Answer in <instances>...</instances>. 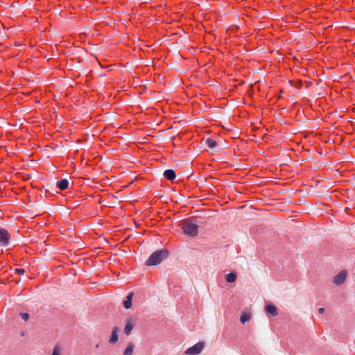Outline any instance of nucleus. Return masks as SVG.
<instances>
[{
  "label": "nucleus",
  "instance_id": "nucleus-1",
  "mask_svg": "<svg viewBox=\"0 0 355 355\" xmlns=\"http://www.w3.org/2000/svg\"><path fill=\"white\" fill-rule=\"evenodd\" d=\"M168 257V252L166 250H159L153 252L146 260V265L148 266L159 264L164 259Z\"/></svg>",
  "mask_w": 355,
  "mask_h": 355
},
{
  "label": "nucleus",
  "instance_id": "nucleus-2",
  "mask_svg": "<svg viewBox=\"0 0 355 355\" xmlns=\"http://www.w3.org/2000/svg\"><path fill=\"white\" fill-rule=\"evenodd\" d=\"M182 230L191 237H196L198 234V225L190 220H185L182 223Z\"/></svg>",
  "mask_w": 355,
  "mask_h": 355
},
{
  "label": "nucleus",
  "instance_id": "nucleus-3",
  "mask_svg": "<svg viewBox=\"0 0 355 355\" xmlns=\"http://www.w3.org/2000/svg\"><path fill=\"white\" fill-rule=\"evenodd\" d=\"M205 344L203 342H199L195 344L193 346L188 348L185 354L187 355H198L201 353L204 349Z\"/></svg>",
  "mask_w": 355,
  "mask_h": 355
},
{
  "label": "nucleus",
  "instance_id": "nucleus-4",
  "mask_svg": "<svg viewBox=\"0 0 355 355\" xmlns=\"http://www.w3.org/2000/svg\"><path fill=\"white\" fill-rule=\"evenodd\" d=\"M347 275V271L343 270L334 277L333 282L338 286H340L345 282Z\"/></svg>",
  "mask_w": 355,
  "mask_h": 355
},
{
  "label": "nucleus",
  "instance_id": "nucleus-5",
  "mask_svg": "<svg viewBox=\"0 0 355 355\" xmlns=\"http://www.w3.org/2000/svg\"><path fill=\"white\" fill-rule=\"evenodd\" d=\"M10 241V234L9 232L3 228H0V244L2 246H6L9 244Z\"/></svg>",
  "mask_w": 355,
  "mask_h": 355
},
{
  "label": "nucleus",
  "instance_id": "nucleus-6",
  "mask_svg": "<svg viewBox=\"0 0 355 355\" xmlns=\"http://www.w3.org/2000/svg\"><path fill=\"white\" fill-rule=\"evenodd\" d=\"M121 329L118 327H114L112 331L111 336L109 339V343L114 344L116 343L119 340V334Z\"/></svg>",
  "mask_w": 355,
  "mask_h": 355
},
{
  "label": "nucleus",
  "instance_id": "nucleus-7",
  "mask_svg": "<svg viewBox=\"0 0 355 355\" xmlns=\"http://www.w3.org/2000/svg\"><path fill=\"white\" fill-rule=\"evenodd\" d=\"M135 325V323L131 318H126L125 320L124 333L126 335H129L131 331L133 329Z\"/></svg>",
  "mask_w": 355,
  "mask_h": 355
},
{
  "label": "nucleus",
  "instance_id": "nucleus-8",
  "mask_svg": "<svg viewBox=\"0 0 355 355\" xmlns=\"http://www.w3.org/2000/svg\"><path fill=\"white\" fill-rule=\"evenodd\" d=\"M265 311L272 316L278 315V311L274 304L270 303L266 305Z\"/></svg>",
  "mask_w": 355,
  "mask_h": 355
},
{
  "label": "nucleus",
  "instance_id": "nucleus-9",
  "mask_svg": "<svg viewBox=\"0 0 355 355\" xmlns=\"http://www.w3.org/2000/svg\"><path fill=\"white\" fill-rule=\"evenodd\" d=\"M134 293L133 292H130L127 297L126 300L123 302V306L125 309H128L132 306V300L133 297Z\"/></svg>",
  "mask_w": 355,
  "mask_h": 355
},
{
  "label": "nucleus",
  "instance_id": "nucleus-10",
  "mask_svg": "<svg viewBox=\"0 0 355 355\" xmlns=\"http://www.w3.org/2000/svg\"><path fill=\"white\" fill-rule=\"evenodd\" d=\"M164 177L168 180H173L175 178V173L172 169H167L164 172Z\"/></svg>",
  "mask_w": 355,
  "mask_h": 355
},
{
  "label": "nucleus",
  "instance_id": "nucleus-11",
  "mask_svg": "<svg viewBox=\"0 0 355 355\" xmlns=\"http://www.w3.org/2000/svg\"><path fill=\"white\" fill-rule=\"evenodd\" d=\"M56 186L60 190H64L67 189L69 186V181L67 179H62L56 183Z\"/></svg>",
  "mask_w": 355,
  "mask_h": 355
},
{
  "label": "nucleus",
  "instance_id": "nucleus-12",
  "mask_svg": "<svg viewBox=\"0 0 355 355\" xmlns=\"http://www.w3.org/2000/svg\"><path fill=\"white\" fill-rule=\"evenodd\" d=\"M205 144L210 149H212V150L214 149L217 146L216 141L211 137H208L205 140Z\"/></svg>",
  "mask_w": 355,
  "mask_h": 355
},
{
  "label": "nucleus",
  "instance_id": "nucleus-13",
  "mask_svg": "<svg viewBox=\"0 0 355 355\" xmlns=\"http://www.w3.org/2000/svg\"><path fill=\"white\" fill-rule=\"evenodd\" d=\"M134 347V344L132 343H129L123 352V355H132L133 353Z\"/></svg>",
  "mask_w": 355,
  "mask_h": 355
},
{
  "label": "nucleus",
  "instance_id": "nucleus-14",
  "mask_svg": "<svg viewBox=\"0 0 355 355\" xmlns=\"http://www.w3.org/2000/svg\"><path fill=\"white\" fill-rule=\"evenodd\" d=\"M225 279L229 283H233L236 279V275L233 272L228 273L225 276Z\"/></svg>",
  "mask_w": 355,
  "mask_h": 355
},
{
  "label": "nucleus",
  "instance_id": "nucleus-15",
  "mask_svg": "<svg viewBox=\"0 0 355 355\" xmlns=\"http://www.w3.org/2000/svg\"><path fill=\"white\" fill-rule=\"evenodd\" d=\"M251 318V315L250 313H243L241 316V322L243 324H245L247 322L250 320Z\"/></svg>",
  "mask_w": 355,
  "mask_h": 355
},
{
  "label": "nucleus",
  "instance_id": "nucleus-16",
  "mask_svg": "<svg viewBox=\"0 0 355 355\" xmlns=\"http://www.w3.org/2000/svg\"><path fill=\"white\" fill-rule=\"evenodd\" d=\"M20 315L21 318L25 321H27L29 318V314L27 313H21Z\"/></svg>",
  "mask_w": 355,
  "mask_h": 355
},
{
  "label": "nucleus",
  "instance_id": "nucleus-17",
  "mask_svg": "<svg viewBox=\"0 0 355 355\" xmlns=\"http://www.w3.org/2000/svg\"><path fill=\"white\" fill-rule=\"evenodd\" d=\"M51 355H60V349L58 347H55Z\"/></svg>",
  "mask_w": 355,
  "mask_h": 355
},
{
  "label": "nucleus",
  "instance_id": "nucleus-18",
  "mask_svg": "<svg viewBox=\"0 0 355 355\" xmlns=\"http://www.w3.org/2000/svg\"><path fill=\"white\" fill-rule=\"evenodd\" d=\"M15 271L19 275H23L25 272V270L23 268H15Z\"/></svg>",
  "mask_w": 355,
  "mask_h": 355
},
{
  "label": "nucleus",
  "instance_id": "nucleus-19",
  "mask_svg": "<svg viewBox=\"0 0 355 355\" xmlns=\"http://www.w3.org/2000/svg\"><path fill=\"white\" fill-rule=\"evenodd\" d=\"M318 311V313L320 314H322L324 312V308H319Z\"/></svg>",
  "mask_w": 355,
  "mask_h": 355
}]
</instances>
